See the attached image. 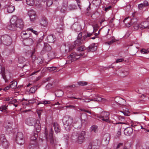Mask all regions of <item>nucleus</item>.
I'll list each match as a JSON object with an SVG mask.
<instances>
[{
  "label": "nucleus",
  "instance_id": "nucleus-39",
  "mask_svg": "<svg viewBox=\"0 0 149 149\" xmlns=\"http://www.w3.org/2000/svg\"><path fill=\"white\" fill-rule=\"evenodd\" d=\"M35 51L34 50L32 52V54L31 56V58L32 59V62H34L36 58V56L34 55V54L35 53Z\"/></svg>",
  "mask_w": 149,
  "mask_h": 149
},
{
  "label": "nucleus",
  "instance_id": "nucleus-21",
  "mask_svg": "<svg viewBox=\"0 0 149 149\" xmlns=\"http://www.w3.org/2000/svg\"><path fill=\"white\" fill-rule=\"evenodd\" d=\"M55 37L54 35H48L47 37V40L48 42L53 43L55 41Z\"/></svg>",
  "mask_w": 149,
  "mask_h": 149
},
{
  "label": "nucleus",
  "instance_id": "nucleus-46",
  "mask_svg": "<svg viewBox=\"0 0 149 149\" xmlns=\"http://www.w3.org/2000/svg\"><path fill=\"white\" fill-rule=\"evenodd\" d=\"M76 8V6L74 5H70L68 6V8L70 10L75 9Z\"/></svg>",
  "mask_w": 149,
  "mask_h": 149
},
{
  "label": "nucleus",
  "instance_id": "nucleus-32",
  "mask_svg": "<svg viewBox=\"0 0 149 149\" xmlns=\"http://www.w3.org/2000/svg\"><path fill=\"white\" fill-rule=\"evenodd\" d=\"M90 130L91 132H97L98 131V127L97 125H93L90 128Z\"/></svg>",
  "mask_w": 149,
  "mask_h": 149
},
{
  "label": "nucleus",
  "instance_id": "nucleus-30",
  "mask_svg": "<svg viewBox=\"0 0 149 149\" xmlns=\"http://www.w3.org/2000/svg\"><path fill=\"white\" fill-rule=\"evenodd\" d=\"M7 8L8 12L9 13H13L15 9L14 6L11 5H8Z\"/></svg>",
  "mask_w": 149,
  "mask_h": 149
},
{
  "label": "nucleus",
  "instance_id": "nucleus-7",
  "mask_svg": "<svg viewBox=\"0 0 149 149\" xmlns=\"http://www.w3.org/2000/svg\"><path fill=\"white\" fill-rule=\"evenodd\" d=\"M16 141L17 143L20 145H22L24 143V136L22 132H17L16 136Z\"/></svg>",
  "mask_w": 149,
  "mask_h": 149
},
{
  "label": "nucleus",
  "instance_id": "nucleus-61",
  "mask_svg": "<svg viewBox=\"0 0 149 149\" xmlns=\"http://www.w3.org/2000/svg\"><path fill=\"white\" fill-rule=\"evenodd\" d=\"M143 149H149V146L146 144H144L143 146Z\"/></svg>",
  "mask_w": 149,
  "mask_h": 149
},
{
  "label": "nucleus",
  "instance_id": "nucleus-1",
  "mask_svg": "<svg viewBox=\"0 0 149 149\" xmlns=\"http://www.w3.org/2000/svg\"><path fill=\"white\" fill-rule=\"evenodd\" d=\"M85 135L86 132L85 131H82L78 134L77 131L76 130L72 133L71 138L72 140L77 141L79 144H81L84 141Z\"/></svg>",
  "mask_w": 149,
  "mask_h": 149
},
{
  "label": "nucleus",
  "instance_id": "nucleus-43",
  "mask_svg": "<svg viewBox=\"0 0 149 149\" xmlns=\"http://www.w3.org/2000/svg\"><path fill=\"white\" fill-rule=\"evenodd\" d=\"M37 89V86H35L31 87L30 89V91L32 93H34Z\"/></svg>",
  "mask_w": 149,
  "mask_h": 149
},
{
  "label": "nucleus",
  "instance_id": "nucleus-18",
  "mask_svg": "<svg viewBox=\"0 0 149 149\" xmlns=\"http://www.w3.org/2000/svg\"><path fill=\"white\" fill-rule=\"evenodd\" d=\"M52 49V47L50 45L47 43H45L44 47L42 51V53H44L46 52H49Z\"/></svg>",
  "mask_w": 149,
  "mask_h": 149
},
{
  "label": "nucleus",
  "instance_id": "nucleus-51",
  "mask_svg": "<svg viewBox=\"0 0 149 149\" xmlns=\"http://www.w3.org/2000/svg\"><path fill=\"white\" fill-rule=\"evenodd\" d=\"M39 148L40 149H45L47 148V146L45 144L40 145L39 146Z\"/></svg>",
  "mask_w": 149,
  "mask_h": 149
},
{
  "label": "nucleus",
  "instance_id": "nucleus-56",
  "mask_svg": "<svg viewBox=\"0 0 149 149\" xmlns=\"http://www.w3.org/2000/svg\"><path fill=\"white\" fill-rule=\"evenodd\" d=\"M138 8L140 10H142L143 8L144 7V5H143L142 3L139 4L138 5Z\"/></svg>",
  "mask_w": 149,
  "mask_h": 149
},
{
  "label": "nucleus",
  "instance_id": "nucleus-62",
  "mask_svg": "<svg viewBox=\"0 0 149 149\" xmlns=\"http://www.w3.org/2000/svg\"><path fill=\"white\" fill-rule=\"evenodd\" d=\"M42 112V111L41 110L37 111V113L38 114L39 118H40V116Z\"/></svg>",
  "mask_w": 149,
  "mask_h": 149
},
{
  "label": "nucleus",
  "instance_id": "nucleus-40",
  "mask_svg": "<svg viewBox=\"0 0 149 149\" xmlns=\"http://www.w3.org/2000/svg\"><path fill=\"white\" fill-rule=\"evenodd\" d=\"M116 40H115L114 38L113 37L112 38L111 40L109 41H108L105 43L106 44H107L109 45H110L113 42H115L116 41Z\"/></svg>",
  "mask_w": 149,
  "mask_h": 149
},
{
  "label": "nucleus",
  "instance_id": "nucleus-63",
  "mask_svg": "<svg viewBox=\"0 0 149 149\" xmlns=\"http://www.w3.org/2000/svg\"><path fill=\"white\" fill-rule=\"evenodd\" d=\"M4 70V68H3L2 66L0 65V73H2Z\"/></svg>",
  "mask_w": 149,
  "mask_h": 149
},
{
  "label": "nucleus",
  "instance_id": "nucleus-24",
  "mask_svg": "<svg viewBox=\"0 0 149 149\" xmlns=\"http://www.w3.org/2000/svg\"><path fill=\"white\" fill-rule=\"evenodd\" d=\"M35 127L36 133L39 132H40L41 129V124L39 120H37L36 122V124L34 125Z\"/></svg>",
  "mask_w": 149,
  "mask_h": 149
},
{
  "label": "nucleus",
  "instance_id": "nucleus-8",
  "mask_svg": "<svg viewBox=\"0 0 149 149\" xmlns=\"http://www.w3.org/2000/svg\"><path fill=\"white\" fill-rule=\"evenodd\" d=\"M2 40L3 44L6 46L10 45L12 42L10 37L6 35L2 36Z\"/></svg>",
  "mask_w": 149,
  "mask_h": 149
},
{
  "label": "nucleus",
  "instance_id": "nucleus-13",
  "mask_svg": "<svg viewBox=\"0 0 149 149\" xmlns=\"http://www.w3.org/2000/svg\"><path fill=\"white\" fill-rule=\"evenodd\" d=\"M83 41L80 39H77L74 42V45H71L69 47V51L72 50L75 47L79 46L82 43Z\"/></svg>",
  "mask_w": 149,
  "mask_h": 149
},
{
  "label": "nucleus",
  "instance_id": "nucleus-47",
  "mask_svg": "<svg viewBox=\"0 0 149 149\" xmlns=\"http://www.w3.org/2000/svg\"><path fill=\"white\" fill-rule=\"evenodd\" d=\"M57 67H47V70L49 72L55 70L56 69Z\"/></svg>",
  "mask_w": 149,
  "mask_h": 149
},
{
  "label": "nucleus",
  "instance_id": "nucleus-50",
  "mask_svg": "<svg viewBox=\"0 0 149 149\" xmlns=\"http://www.w3.org/2000/svg\"><path fill=\"white\" fill-rule=\"evenodd\" d=\"M93 33H87V35H85L83 36L84 39L85 40L86 38L87 37H89L91 36Z\"/></svg>",
  "mask_w": 149,
  "mask_h": 149
},
{
  "label": "nucleus",
  "instance_id": "nucleus-14",
  "mask_svg": "<svg viewBox=\"0 0 149 149\" xmlns=\"http://www.w3.org/2000/svg\"><path fill=\"white\" fill-rule=\"evenodd\" d=\"M37 121L34 118H29L26 120V123L29 126H33L36 124Z\"/></svg>",
  "mask_w": 149,
  "mask_h": 149
},
{
  "label": "nucleus",
  "instance_id": "nucleus-53",
  "mask_svg": "<svg viewBox=\"0 0 149 149\" xmlns=\"http://www.w3.org/2000/svg\"><path fill=\"white\" fill-rule=\"evenodd\" d=\"M121 112H122L124 114V115L126 116H128L129 114L128 113H130L129 111L127 109V110H126L125 111H120Z\"/></svg>",
  "mask_w": 149,
  "mask_h": 149
},
{
  "label": "nucleus",
  "instance_id": "nucleus-9",
  "mask_svg": "<svg viewBox=\"0 0 149 149\" xmlns=\"http://www.w3.org/2000/svg\"><path fill=\"white\" fill-rule=\"evenodd\" d=\"M0 142L4 148H7L8 147L9 143L4 134H2L0 135Z\"/></svg>",
  "mask_w": 149,
  "mask_h": 149
},
{
  "label": "nucleus",
  "instance_id": "nucleus-4",
  "mask_svg": "<svg viewBox=\"0 0 149 149\" xmlns=\"http://www.w3.org/2000/svg\"><path fill=\"white\" fill-rule=\"evenodd\" d=\"M52 128H51L50 131L48 135L47 134V132L46 130H45V135L46 137V138L47 141H49L50 143L51 144H55L56 143V140L54 139L53 136V132L52 131Z\"/></svg>",
  "mask_w": 149,
  "mask_h": 149
},
{
  "label": "nucleus",
  "instance_id": "nucleus-17",
  "mask_svg": "<svg viewBox=\"0 0 149 149\" xmlns=\"http://www.w3.org/2000/svg\"><path fill=\"white\" fill-rule=\"evenodd\" d=\"M84 54V53H80L79 54L75 52H74L72 53L70 55L68 56V58H75L76 59H78L79 58L77 57L79 56H83Z\"/></svg>",
  "mask_w": 149,
  "mask_h": 149
},
{
  "label": "nucleus",
  "instance_id": "nucleus-22",
  "mask_svg": "<svg viewBox=\"0 0 149 149\" xmlns=\"http://www.w3.org/2000/svg\"><path fill=\"white\" fill-rule=\"evenodd\" d=\"M95 44L93 43L90 45L87 48V50L88 52L90 51L94 52L97 49V47L95 46Z\"/></svg>",
  "mask_w": 149,
  "mask_h": 149
},
{
  "label": "nucleus",
  "instance_id": "nucleus-25",
  "mask_svg": "<svg viewBox=\"0 0 149 149\" xmlns=\"http://www.w3.org/2000/svg\"><path fill=\"white\" fill-rule=\"evenodd\" d=\"M72 99H80V100H84V102H89L91 101H93L94 99H91L90 98H85V99H81V98H76L74 97H70Z\"/></svg>",
  "mask_w": 149,
  "mask_h": 149
},
{
  "label": "nucleus",
  "instance_id": "nucleus-54",
  "mask_svg": "<svg viewBox=\"0 0 149 149\" xmlns=\"http://www.w3.org/2000/svg\"><path fill=\"white\" fill-rule=\"evenodd\" d=\"M52 84H48L46 86V88L47 89H49L52 88Z\"/></svg>",
  "mask_w": 149,
  "mask_h": 149
},
{
  "label": "nucleus",
  "instance_id": "nucleus-27",
  "mask_svg": "<svg viewBox=\"0 0 149 149\" xmlns=\"http://www.w3.org/2000/svg\"><path fill=\"white\" fill-rule=\"evenodd\" d=\"M48 24L47 19L45 17H43L40 22V24L42 26H46Z\"/></svg>",
  "mask_w": 149,
  "mask_h": 149
},
{
  "label": "nucleus",
  "instance_id": "nucleus-45",
  "mask_svg": "<svg viewBox=\"0 0 149 149\" xmlns=\"http://www.w3.org/2000/svg\"><path fill=\"white\" fill-rule=\"evenodd\" d=\"M4 127L6 128H10L11 127V125L9 123H6L4 125Z\"/></svg>",
  "mask_w": 149,
  "mask_h": 149
},
{
  "label": "nucleus",
  "instance_id": "nucleus-23",
  "mask_svg": "<svg viewBox=\"0 0 149 149\" xmlns=\"http://www.w3.org/2000/svg\"><path fill=\"white\" fill-rule=\"evenodd\" d=\"M133 129L131 127H128L125 129L124 130V134L126 135H130L132 132Z\"/></svg>",
  "mask_w": 149,
  "mask_h": 149
},
{
  "label": "nucleus",
  "instance_id": "nucleus-59",
  "mask_svg": "<svg viewBox=\"0 0 149 149\" xmlns=\"http://www.w3.org/2000/svg\"><path fill=\"white\" fill-rule=\"evenodd\" d=\"M36 6L38 8H40L41 6V4L39 1H37L36 2Z\"/></svg>",
  "mask_w": 149,
  "mask_h": 149
},
{
  "label": "nucleus",
  "instance_id": "nucleus-41",
  "mask_svg": "<svg viewBox=\"0 0 149 149\" xmlns=\"http://www.w3.org/2000/svg\"><path fill=\"white\" fill-rule=\"evenodd\" d=\"M17 83L16 81H15L10 85V88L13 89H14L17 86Z\"/></svg>",
  "mask_w": 149,
  "mask_h": 149
},
{
  "label": "nucleus",
  "instance_id": "nucleus-6",
  "mask_svg": "<svg viewBox=\"0 0 149 149\" xmlns=\"http://www.w3.org/2000/svg\"><path fill=\"white\" fill-rule=\"evenodd\" d=\"M16 20V17L13 16L10 20V24L7 27V29L11 30H13L16 29L17 28L15 22Z\"/></svg>",
  "mask_w": 149,
  "mask_h": 149
},
{
  "label": "nucleus",
  "instance_id": "nucleus-48",
  "mask_svg": "<svg viewBox=\"0 0 149 149\" xmlns=\"http://www.w3.org/2000/svg\"><path fill=\"white\" fill-rule=\"evenodd\" d=\"M7 109V106L3 105L0 107V110L2 112L5 111Z\"/></svg>",
  "mask_w": 149,
  "mask_h": 149
},
{
  "label": "nucleus",
  "instance_id": "nucleus-2",
  "mask_svg": "<svg viewBox=\"0 0 149 149\" xmlns=\"http://www.w3.org/2000/svg\"><path fill=\"white\" fill-rule=\"evenodd\" d=\"M64 121L63 123L65 130L69 131L72 127V124L73 122V118L68 116H66L63 119Z\"/></svg>",
  "mask_w": 149,
  "mask_h": 149
},
{
  "label": "nucleus",
  "instance_id": "nucleus-19",
  "mask_svg": "<svg viewBox=\"0 0 149 149\" xmlns=\"http://www.w3.org/2000/svg\"><path fill=\"white\" fill-rule=\"evenodd\" d=\"M115 101L118 104L121 106H124L125 104V100L121 97H116Z\"/></svg>",
  "mask_w": 149,
  "mask_h": 149
},
{
  "label": "nucleus",
  "instance_id": "nucleus-37",
  "mask_svg": "<svg viewBox=\"0 0 149 149\" xmlns=\"http://www.w3.org/2000/svg\"><path fill=\"white\" fill-rule=\"evenodd\" d=\"M26 2L27 4L30 6H32L34 4V0H26Z\"/></svg>",
  "mask_w": 149,
  "mask_h": 149
},
{
  "label": "nucleus",
  "instance_id": "nucleus-16",
  "mask_svg": "<svg viewBox=\"0 0 149 149\" xmlns=\"http://www.w3.org/2000/svg\"><path fill=\"white\" fill-rule=\"evenodd\" d=\"M15 22L17 28H18L22 29L24 26V23L23 20L22 19H18L16 17V20Z\"/></svg>",
  "mask_w": 149,
  "mask_h": 149
},
{
  "label": "nucleus",
  "instance_id": "nucleus-52",
  "mask_svg": "<svg viewBox=\"0 0 149 149\" xmlns=\"http://www.w3.org/2000/svg\"><path fill=\"white\" fill-rule=\"evenodd\" d=\"M50 103V102L49 101H43V102H39L38 104V105L40 104H49Z\"/></svg>",
  "mask_w": 149,
  "mask_h": 149
},
{
  "label": "nucleus",
  "instance_id": "nucleus-12",
  "mask_svg": "<svg viewBox=\"0 0 149 149\" xmlns=\"http://www.w3.org/2000/svg\"><path fill=\"white\" fill-rule=\"evenodd\" d=\"M110 137V134L108 133H106L104 135L102 141L104 145L106 146L109 143Z\"/></svg>",
  "mask_w": 149,
  "mask_h": 149
},
{
  "label": "nucleus",
  "instance_id": "nucleus-28",
  "mask_svg": "<svg viewBox=\"0 0 149 149\" xmlns=\"http://www.w3.org/2000/svg\"><path fill=\"white\" fill-rule=\"evenodd\" d=\"M53 126L55 132H58L61 131L59 126L57 123H54L53 125Z\"/></svg>",
  "mask_w": 149,
  "mask_h": 149
},
{
  "label": "nucleus",
  "instance_id": "nucleus-38",
  "mask_svg": "<svg viewBox=\"0 0 149 149\" xmlns=\"http://www.w3.org/2000/svg\"><path fill=\"white\" fill-rule=\"evenodd\" d=\"M88 82L85 81H80L77 82L79 86H84L87 85Z\"/></svg>",
  "mask_w": 149,
  "mask_h": 149
},
{
  "label": "nucleus",
  "instance_id": "nucleus-35",
  "mask_svg": "<svg viewBox=\"0 0 149 149\" xmlns=\"http://www.w3.org/2000/svg\"><path fill=\"white\" fill-rule=\"evenodd\" d=\"M73 126L75 128L78 129L81 127V123L77 122L76 123L73 124Z\"/></svg>",
  "mask_w": 149,
  "mask_h": 149
},
{
  "label": "nucleus",
  "instance_id": "nucleus-49",
  "mask_svg": "<svg viewBox=\"0 0 149 149\" xmlns=\"http://www.w3.org/2000/svg\"><path fill=\"white\" fill-rule=\"evenodd\" d=\"M53 0H47L46 1V5L48 6H50L53 3Z\"/></svg>",
  "mask_w": 149,
  "mask_h": 149
},
{
  "label": "nucleus",
  "instance_id": "nucleus-34",
  "mask_svg": "<svg viewBox=\"0 0 149 149\" xmlns=\"http://www.w3.org/2000/svg\"><path fill=\"white\" fill-rule=\"evenodd\" d=\"M121 76L123 77L128 75L129 73L128 71H125L123 70L121 71Z\"/></svg>",
  "mask_w": 149,
  "mask_h": 149
},
{
  "label": "nucleus",
  "instance_id": "nucleus-64",
  "mask_svg": "<svg viewBox=\"0 0 149 149\" xmlns=\"http://www.w3.org/2000/svg\"><path fill=\"white\" fill-rule=\"evenodd\" d=\"M124 61V59L123 58H120L119 59H117L116 61V63H118L119 62H121Z\"/></svg>",
  "mask_w": 149,
  "mask_h": 149
},
{
  "label": "nucleus",
  "instance_id": "nucleus-3",
  "mask_svg": "<svg viewBox=\"0 0 149 149\" xmlns=\"http://www.w3.org/2000/svg\"><path fill=\"white\" fill-rule=\"evenodd\" d=\"M149 17L147 18V21L142 22L140 24H136L134 26V29L135 30H142L148 28L149 29Z\"/></svg>",
  "mask_w": 149,
  "mask_h": 149
},
{
  "label": "nucleus",
  "instance_id": "nucleus-55",
  "mask_svg": "<svg viewBox=\"0 0 149 149\" xmlns=\"http://www.w3.org/2000/svg\"><path fill=\"white\" fill-rule=\"evenodd\" d=\"M35 16L36 15H34L29 16L30 19L31 21H34L35 19H36Z\"/></svg>",
  "mask_w": 149,
  "mask_h": 149
},
{
  "label": "nucleus",
  "instance_id": "nucleus-5",
  "mask_svg": "<svg viewBox=\"0 0 149 149\" xmlns=\"http://www.w3.org/2000/svg\"><path fill=\"white\" fill-rule=\"evenodd\" d=\"M109 113L106 111H103L101 113L100 115L97 116V117L104 121L109 123L110 121L109 117Z\"/></svg>",
  "mask_w": 149,
  "mask_h": 149
},
{
  "label": "nucleus",
  "instance_id": "nucleus-10",
  "mask_svg": "<svg viewBox=\"0 0 149 149\" xmlns=\"http://www.w3.org/2000/svg\"><path fill=\"white\" fill-rule=\"evenodd\" d=\"M128 18V17L125 18L123 20V22L125 23V25L127 27H129L131 25H133L134 28V26L136 24H137V20L136 18L133 17L132 18L130 21V22H128L127 23H125V21Z\"/></svg>",
  "mask_w": 149,
  "mask_h": 149
},
{
  "label": "nucleus",
  "instance_id": "nucleus-44",
  "mask_svg": "<svg viewBox=\"0 0 149 149\" xmlns=\"http://www.w3.org/2000/svg\"><path fill=\"white\" fill-rule=\"evenodd\" d=\"M28 14L29 16L34 15H36L35 12L34 10H29L28 12Z\"/></svg>",
  "mask_w": 149,
  "mask_h": 149
},
{
  "label": "nucleus",
  "instance_id": "nucleus-33",
  "mask_svg": "<svg viewBox=\"0 0 149 149\" xmlns=\"http://www.w3.org/2000/svg\"><path fill=\"white\" fill-rule=\"evenodd\" d=\"M55 94L58 97H60L62 96L63 94V92L61 90H58L55 92Z\"/></svg>",
  "mask_w": 149,
  "mask_h": 149
},
{
  "label": "nucleus",
  "instance_id": "nucleus-36",
  "mask_svg": "<svg viewBox=\"0 0 149 149\" xmlns=\"http://www.w3.org/2000/svg\"><path fill=\"white\" fill-rule=\"evenodd\" d=\"M38 137V134L37 133H34L33 135L31 137V140L33 141H35Z\"/></svg>",
  "mask_w": 149,
  "mask_h": 149
},
{
  "label": "nucleus",
  "instance_id": "nucleus-15",
  "mask_svg": "<svg viewBox=\"0 0 149 149\" xmlns=\"http://www.w3.org/2000/svg\"><path fill=\"white\" fill-rule=\"evenodd\" d=\"M23 42L25 45L30 46L33 43V40L32 39L29 37L26 38L24 39Z\"/></svg>",
  "mask_w": 149,
  "mask_h": 149
},
{
  "label": "nucleus",
  "instance_id": "nucleus-11",
  "mask_svg": "<svg viewBox=\"0 0 149 149\" xmlns=\"http://www.w3.org/2000/svg\"><path fill=\"white\" fill-rule=\"evenodd\" d=\"M2 76L6 82H7L11 77L10 73L5 70L2 73Z\"/></svg>",
  "mask_w": 149,
  "mask_h": 149
},
{
  "label": "nucleus",
  "instance_id": "nucleus-58",
  "mask_svg": "<svg viewBox=\"0 0 149 149\" xmlns=\"http://www.w3.org/2000/svg\"><path fill=\"white\" fill-rule=\"evenodd\" d=\"M141 53L144 54H147L148 52L147 49H143L141 50Z\"/></svg>",
  "mask_w": 149,
  "mask_h": 149
},
{
  "label": "nucleus",
  "instance_id": "nucleus-29",
  "mask_svg": "<svg viewBox=\"0 0 149 149\" xmlns=\"http://www.w3.org/2000/svg\"><path fill=\"white\" fill-rule=\"evenodd\" d=\"M21 36L22 38L24 39L29 37L30 35L26 33V31H23L21 33Z\"/></svg>",
  "mask_w": 149,
  "mask_h": 149
},
{
  "label": "nucleus",
  "instance_id": "nucleus-31",
  "mask_svg": "<svg viewBox=\"0 0 149 149\" xmlns=\"http://www.w3.org/2000/svg\"><path fill=\"white\" fill-rule=\"evenodd\" d=\"M93 99L94 101L99 102H104L105 100V99L102 98L99 96H97L96 97H95Z\"/></svg>",
  "mask_w": 149,
  "mask_h": 149
},
{
  "label": "nucleus",
  "instance_id": "nucleus-57",
  "mask_svg": "<svg viewBox=\"0 0 149 149\" xmlns=\"http://www.w3.org/2000/svg\"><path fill=\"white\" fill-rule=\"evenodd\" d=\"M19 61L20 62V63H21L22 62L25 61V59L24 57H19L18 58Z\"/></svg>",
  "mask_w": 149,
  "mask_h": 149
},
{
  "label": "nucleus",
  "instance_id": "nucleus-20",
  "mask_svg": "<svg viewBox=\"0 0 149 149\" xmlns=\"http://www.w3.org/2000/svg\"><path fill=\"white\" fill-rule=\"evenodd\" d=\"M100 144V141L98 140H95L91 144V146L92 149H98Z\"/></svg>",
  "mask_w": 149,
  "mask_h": 149
},
{
  "label": "nucleus",
  "instance_id": "nucleus-26",
  "mask_svg": "<svg viewBox=\"0 0 149 149\" xmlns=\"http://www.w3.org/2000/svg\"><path fill=\"white\" fill-rule=\"evenodd\" d=\"M123 143H118L117 142H115L113 144V147L114 149H118L123 146Z\"/></svg>",
  "mask_w": 149,
  "mask_h": 149
},
{
  "label": "nucleus",
  "instance_id": "nucleus-60",
  "mask_svg": "<svg viewBox=\"0 0 149 149\" xmlns=\"http://www.w3.org/2000/svg\"><path fill=\"white\" fill-rule=\"evenodd\" d=\"M66 10V8L64 6H62L61 9V11L62 13H64Z\"/></svg>",
  "mask_w": 149,
  "mask_h": 149
},
{
  "label": "nucleus",
  "instance_id": "nucleus-42",
  "mask_svg": "<svg viewBox=\"0 0 149 149\" xmlns=\"http://www.w3.org/2000/svg\"><path fill=\"white\" fill-rule=\"evenodd\" d=\"M86 47L84 46H81L78 47L77 49V51H82L85 50Z\"/></svg>",
  "mask_w": 149,
  "mask_h": 149
}]
</instances>
